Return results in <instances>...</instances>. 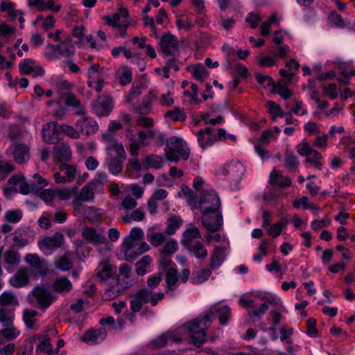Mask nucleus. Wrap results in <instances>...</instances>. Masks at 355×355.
I'll list each match as a JSON object with an SVG mask.
<instances>
[{
    "mask_svg": "<svg viewBox=\"0 0 355 355\" xmlns=\"http://www.w3.org/2000/svg\"><path fill=\"white\" fill-rule=\"evenodd\" d=\"M165 155L168 160L178 162L180 158L187 160L190 155V149L182 138L173 136L166 139Z\"/></svg>",
    "mask_w": 355,
    "mask_h": 355,
    "instance_id": "nucleus-1",
    "label": "nucleus"
},
{
    "mask_svg": "<svg viewBox=\"0 0 355 355\" xmlns=\"http://www.w3.org/2000/svg\"><path fill=\"white\" fill-rule=\"evenodd\" d=\"M220 200L214 190H202L196 203V209H199L201 214H204V220L206 223L209 212L221 211Z\"/></svg>",
    "mask_w": 355,
    "mask_h": 355,
    "instance_id": "nucleus-2",
    "label": "nucleus"
},
{
    "mask_svg": "<svg viewBox=\"0 0 355 355\" xmlns=\"http://www.w3.org/2000/svg\"><path fill=\"white\" fill-rule=\"evenodd\" d=\"M166 243L159 250V265L161 267L173 264L172 255L178 250V245L174 239L167 240L164 233H157V247Z\"/></svg>",
    "mask_w": 355,
    "mask_h": 355,
    "instance_id": "nucleus-3",
    "label": "nucleus"
},
{
    "mask_svg": "<svg viewBox=\"0 0 355 355\" xmlns=\"http://www.w3.org/2000/svg\"><path fill=\"white\" fill-rule=\"evenodd\" d=\"M148 249V245L146 243H132L123 240L121 245L120 256L125 260L134 261Z\"/></svg>",
    "mask_w": 355,
    "mask_h": 355,
    "instance_id": "nucleus-4",
    "label": "nucleus"
},
{
    "mask_svg": "<svg viewBox=\"0 0 355 355\" xmlns=\"http://www.w3.org/2000/svg\"><path fill=\"white\" fill-rule=\"evenodd\" d=\"M128 16V10L122 8L112 16L105 17V19L107 24L118 28L119 35L121 37H125L127 35L126 28L130 26Z\"/></svg>",
    "mask_w": 355,
    "mask_h": 355,
    "instance_id": "nucleus-5",
    "label": "nucleus"
},
{
    "mask_svg": "<svg viewBox=\"0 0 355 355\" xmlns=\"http://www.w3.org/2000/svg\"><path fill=\"white\" fill-rule=\"evenodd\" d=\"M31 296L37 302L38 307L43 311L46 310L57 299L55 294L40 286L34 288Z\"/></svg>",
    "mask_w": 355,
    "mask_h": 355,
    "instance_id": "nucleus-6",
    "label": "nucleus"
},
{
    "mask_svg": "<svg viewBox=\"0 0 355 355\" xmlns=\"http://www.w3.org/2000/svg\"><path fill=\"white\" fill-rule=\"evenodd\" d=\"M64 240L63 234L56 232L51 236H46L40 239L38 241V247L45 254H51L62 246Z\"/></svg>",
    "mask_w": 355,
    "mask_h": 355,
    "instance_id": "nucleus-7",
    "label": "nucleus"
},
{
    "mask_svg": "<svg viewBox=\"0 0 355 355\" xmlns=\"http://www.w3.org/2000/svg\"><path fill=\"white\" fill-rule=\"evenodd\" d=\"M187 327L193 345L197 347H200L206 340L205 329L208 327L202 324L200 318L187 323Z\"/></svg>",
    "mask_w": 355,
    "mask_h": 355,
    "instance_id": "nucleus-8",
    "label": "nucleus"
},
{
    "mask_svg": "<svg viewBox=\"0 0 355 355\" xmlns=\"http://www.w3.org/2000/svg\"><path fill=\"white\" fill-rule=\"evenodd\" d=\"M148 302L155 306V297L153 291L148 288H144L132 295L130 302V309L134 312H138L142 306Z\"/></svg>",
    "mask_w": 355,
    "mask_h": 355,
    "instance_id": "nucleus-9",
    "label": "nucleus"
},
{
    "mask_svg": "<svg viewBox=\"0 0 355 355\" xmlns=\"http://www.w3.org/2000/svg\"><path fill=\"white\" fill-rule=\"evenodd\" d=\"M87 85L97 92H101L105 85L104 77L98 64H92L87 70Z\"/></svg>",
    "mask_w": 355,
    "mask_h": 355,
    "instance_id": "nucleus-10",
    "label": "nucleus"
},
{
    "mask_svg": "<svg viewBox=\"0 0 355 355\" xmlns=\"http://www.w3.org/2000/svg\"><path fill=\"white\" fill-rule=\"evenodd\" d=\"M201 221L203 227L209 232H216L219 231L223 223L221 211H213L208 214V218L206 223L204 220V214H202Z\"/></svg>",
    "mask_w": 355,
    "mask_h": 355,
    "instance_id": "nucleus-11",
    "label": "nucleus"
},
{
    "mask_svg": "<svg viewBox=\"0 0 355 355\" xmlns=\"http://www.w3.org/2000/svg\"><path fill=\"white\" fill-rule=\"evenodd\" d=\"M113 107V101L108 96H100L92 103V109L94 113L99 116H107Z\"/></svg>",
    "mask_w": 355,
    "mask_h": 355,
    "instance_id": "nucleus-12",
    "label": "nucleus"
},
{
    "mask_svg": "<svg viewBox=\"0 0 355 355\" xmlns=\"http://www.w3.org/2000/svg\"><path fill=\"white\" fill-rule=\"evenodd\" d=\"M160 52L165 55H173L178 49L177 37L168 32L164 33L159 41Z\"/></svg>",
    "mask_w": 355,
    "mask_h": 355,
    "instance_id": "nucleus-13",
    "label": "nucleus"
},
{
    "mask_svg": "<svg viewBox=\"0 0 355 355\" xmlns=\"http://www.w3.org/2000/svg\"><path fill=\"white\" fill-rule=\"evenodd\" d=\"M21 73L31 75L33 78L42 77L44 75L45 71L40 66L36 64L33 59H24L19 64Z\"/></svg>",
    "mask_w": 355,
    "mask_h": 355,
    "instance_id": "nucleus-14",
    "label": "nucleus"
},
{
    "mask_svg": "<svg viewBox=\"0 0 355 355\" xmlns=\"http://www.w3.org/2000/svg\"><path fill=\"white\" fill-rule=\"evenodd\" d=\"M60 124L55 122L45 123L42 127V138L46 144H55L59 140Z\"/></svg>",
    "mask_w": 355,
    "mask_h": 355,
    "instance_id": "nucleus-15",
    "label": "nucleus"
},
{
    "mask_svg": "<svg viewBox=\"0 0 355 355\" xmlns=\"http://www.w3.org/2000/svg\"><path fill=\"white\" fill-rule=\"evenodd\" d=\"M26 262L37 270L41 276H45L49 271L48 264L44 259H40L37 254H28L25 257Z\"/></svg>",
    "mask_w": 355,
    "mask_h": 355,
    "instance_id": "nucleus-16",
    "label": "nucleus"
},
{
    "mask_svg": "<svg viewBox=\"0 0 355 355\" xmlns=\"http://www.w3.org/2000/svg\"><path fill=\"white\" fill-rule=\"evenodd\" d=\"M98 127L97 122L90 117H84L76 123V128L79 130L80 133L86 135L94 134L97 131Z\"/></svg>",
    "mask_w": 355,
    "mask_h": 355,
    "instance_id": "nucleus-17",
    "label": "nucleus"
},
{
    "mask_svg": "<svg viewBox=\"0 0 355 355\" xmlns=\"http://www.w3.org/2000/svg\"><path fill=\"white\" fill-rule=\"evenodd\" d=\"M8 151L12 153L14 159L18 164H23L30 158L29 148L24 144H17L15 146H10L8 149Z\"/></svg>",
    "mask_w": 355,
    "mask_h": 355,
    "instance_id": "nucleus-18",
    "label": "nucleus"
},
{
    "mask_svg": "<svg viewBox=\"0 0 355 355\" xmlns=\"http://www.w3.org/2000/svg\"><path fill=\"white\" fill-rule=\"evenodd\" d=\"M0 329V345L4 344L6 341L10 343L17 338L21 334V331L14 325V322Z\"/></svg>",
    "mask_w": 355,
    "mask_h": 355,
    "instance_id": "nucleus-19",
    "label": "nucleus"
},
{
    "mask_svg": "<svg viewBox=\"0 0 355 355\" xmlns=\"http://www.w3.org/2000/svg\"><path fill=\"white\" fill-rule=\"evenodd\" d=\"M173 264L168 266L161 267L159 266V277H157V282L161 279V275L163 272L166 273V282L168 287L171 290H173L172 286H175L178 282L177 270L173 268Z\"/></svg>",
    "mask_w": 355,
    "mask_h": 355,
    "instance_id": "nucleus-20",
    "label": "nucleus"
},
{
    "mask_svg": "<svg viewBox=\"0 0 355 355\" xmlns=\"http://www.w3.org/2000/svg\"><path fill=\"white\" fill-rule=\"evenodd\" d=\"M94 192L93 188L88 184L84 186L80 191L78 195L73 198V204L76 209L79 207L83 202L89 201L94 199Z\"/></svg>",
    "mask_w": 355,
    "mask_h": 355,
    "instance_id": "nucleus-21",
    "label": "nucleus"
},
{
    "mask_svg": "<svg viewBox=\"0 0 355 355\" xmlns=\"http://www.w3.org/2000/svg\"><path fill=\"white\" fill-rule=\"evenodd\" d=\"M10 285L15 288H20L27 285L29 282L28 270L26 268H21L10 279Z\"/></svg>",
    "mask_w": 355,
    "mask_h": 355,
    "instance_id": "nucleus-22",
    "label": "nucleus"
},
{
    "mask_svg": "<svg viewBox=\"0 0 355 355\" xmlns=\"http://www.w3.org/2000/svg\"><path fill=\"white\" fill-rule=\"evenodd\" d=\"M106 338V332L104 329H90L83 336V341L89 345H95L104 340Z\"/></svg>",
    "mask_w": 355,
    "mask_h": 355,
    "instance_id": "nucleus-23",
    "label": "nucleus"
},
{
    "mask_svg": "<svg viewBox=\"0 0 355 355\" xmlns=\"http://www.w3.org/2000/svg\"><path fill=\"white\" fill-rule=\"evenodd\" d=\"M53 157L59 162H69L71 159V150L67 144H60L54 146Z\"/></svg>",
    "mask_w": 355,
    "mask_h": 355,
    "instance_id": "nucleus-24",
    "label": "nucleus"
},
{
    "mask_svg": "<svg viewBox=\"0 0 355 355\" xmlns=\"http://www.w3.org/2000/svg\"><path fill=\"white\" fill-rule=\"evenodd\" d=\"M83 237L89 243L98 245L104 243L106 238L96 232L95 228L85 227L82 232Z\"/></svg>",
    "mask_w": 355,
    "mask_h": 355,
    "instance_id": "nucleus-25",
    "label": "nucleus"
},
{
    "mask_svg": "<svg viewBox=\"0 0 355 355\" xmlns=\"http://www.w3.org/2000/svg\"><path fill=\"white\" fill-rule=\"evenodd\" d=\"M200 238L199 230L196 227H191L184 232L180 243L184 248L189 247L190 245L198 241H194L196 239Z\"/></svg>",
    "mask_w": 355,
    "mask_h": 355,
    "instance_id": "nucleus-26",
    "label": "nucleus"
},
{
    "mask_svg": "<svg viewBox=\"0 0 355 355\" xmlns=\"http://www.w3.org/2000/svg\"><path fill=\"white\" fill-rule=\"evenodd\" d=\"M72 284L67 277H60L56 279L52 286V290L61 295H64L69 293L72 289Z\"/></svg>",
    "mask_w": 355,
    "mask_h": 355,
    "instance_id": "nucleus-27",
    "label": "nucleus"
},
{
    "mask_svg": "<svg viewBox=\"0 0 355 355\" xmlns=\"http://www.w3.org/2000/svg\"><path fill=\"white\" fill-rule=\"evenodd\" d=\"M225 247H216L210 258L209 267L211 270L218 268L223 262L225 257Z\"/></svg>",
    "mask_w": 355,
    "mask_h": 355,
    "instance_id": "nucleus-28",
    "label": "nucleus"
},
{
    "mask_svg": "<svg viewBox=\"0 0 355 355\" xmlns=\"http://www.w3.org/2000/svg\"><path fill=\"white\" fill-rule=\"evenodd\" d=\"M151 132L139 131L138 133V139H130L132 142L129 145V152L130 155L136 157L139 154V150L141 146L144 144V139L148 137Z\"/></svg>",
    "mask_w": 355,
    "mask_h": 355,
    "instance_id": "nucleus-29",
    "label": "nucleus"
},
{
    "mask_svg": "<svg viewBox=\"0 0 355 355\" xmlns=\"http://www.w3.org/2000/svg\"><path fill=\"white\" fill-rule=\"evenodd\" d=\"M97 270L98 277L102 281H105L112 276L116 272V268L108 261H105L99 263Z\"/></svg>",
    "mask_w": 355,
    "mask_h": 355,
    "instance_id": "nucleus-30",
    "label": "nucleus"
},
{
    "mask_svg": "<svg viewBox=\"0 0 355 355\" xmlns=\"http://www.w3.org/2000/svg\"><path fill=\"white\" fill-rule=\"evenodd\" d=\"M37 312L35 310L25 309L23 312V320L26 327L31 330L36 331L39 329L37 324Z\"/></svg>",
    "mask_w": 355,
    "mask_h": 355,
    "instance_id": "nucleus-31",
    "label": "nucleus"
},
{
    "mask_svg": "<svg viewBox=\"0 0 355 355\" xmlns=\"http://www.w3.org/2000/svg\"><path fill=\"white\" fill-rule=\"evenodd\" d=\"M58 48L60 58H70L74 55L76 51V48L70 38L61 41L58 44Z\"/></svg>",
    "mask_w": 355,
    "mask_h": 355,
    "instance_id": "nucleus-32",
    "label": "nucleus"
},
{
    "mask_svg": "<svg viewBox=\"0 0 355 355\" xmlns=\"http://www.w3.org/2000/svg\"><path fill=\"white\" fill-rule=\"evenodd\" d=\"M107 181V174L105 172H98L89 184L96 192L101 193L103 191V186Z\"/></svg>",
    "mask_w": 355,
    "mask_h": 355,
    "instance_id": "nucleus-33",
    "label": "nucleus"
},
{
    "mask_svg": "<svg viewBox=\"0 0 355 355\" xmlns=\"http://www.w3.org/2000/svg\"><path fill=\"white\" fill-rule=\"evenodd\" d=\"M28 244L25 231L17 230L13 233L12 248H22Z\"/></svg>",
    "mask_w": 355,
    "mask_h": 355,
    "instance_id": "nucleus-34",
    "label": "nucleus"
},
{
    "mask_svg": "<svg viewBox=\"0 0 355 355\" xmlns=\"http://www.w3.org/2000/svg\"><path fill=\"white\" fill-rule=\"evenodd\" d=\"M189 254H193L198 259H204L207 255V250L203 246L201 241H197L190 245L189 247H184Z\"/></svg>",
    "mask_w": 355,
    "mask_h": 355,
    "instance_id": "nucleus-35",
    "label": "nucleus"
},
{
    "mask_svg": "<svg viewBox=\"0 0 355 355\" xmlns=\"http://www.w3.org/2000/svg\"><path fill=\"white\" fill-rule=\"evenodd\" d=\"M141 209V207H140L132 212L126 213L121 217L123 222L125 224H130L132 222H139L144 220L145 214Z\"/></svg>",
    "mask_w": 355,
    "mask_h": 355,
    "instance_id": "nucleus-36",
    "label": "nucleus"
},
{
    "mask_svg": "<svg viewBox=\"0 0 355 355\" xmlns=\"http://www.w3.org/2000/svg\"><path fill=\"white\" fill-rule=\"evenodd\" d=\"M3 258L4 262L10 266H17L21 261L20 254L15 251V248H12V247L3 253Z\"/></svg>",
    "mask_w": 355,
    "mask_h": 355,
    "instance_id": "nucleus-37",
    "label": "nucleus"
},
{
    "mask_svg": "<svg viewBox=\"0 0 355 355\" xmlns=\"http://www.w3.org/2000/svg\"><path fill=\"white\" fill-rule=\"evenodd\" d=\"M182 223V220L179 216H171L168 218V225L164 230V233L168 236L173 235Z\"/></svg>",
    "mask_w": 355,
    "mask_h": 355,
    "instance_id": "nucleus-38",
    "label": "nucleus"
},
{
    "mask_svg": "<svg viewBox=\"0 0 355 355\" xmlns=\"http://www.w3.org/2000/svg\"><path fill=\"white\" fill-rule=\"evenodd\" d=\"M226 167L227 168V173L237 179H240L245 172L244 166L240 162L230 163ZM224 170L225 171L226 168H225Z\"/></svg>",
    "mask_w": 355,
    "mask_h": 355,
    "instance_id": "nucleus-39",
    "label": "nucleus"
},
{
    "mask_svg": "<svg viewBox=\"0 0 355 355\" xmlns=\"http://www.w3.org/2000/svg\"><path fill=\"white\" fill-rule=\"evenodd\" d=\"M124 160L125 159L115 157L107 159V166L109 172L114 175H116L121 173L123 170V162Z\"/></svg>",
    "mask_w": 355,
    "mask_h": 355,
    "instance_id": "nucleus-40",
    "label": "nucleus"
},
{
    "mask_svg": "<svg viewBox=\"0 0 355 355\" xmlns=\"http://www.w3.org/2000/svg\"><path fill=\"white\" fill-rule=\"evenodd\" d=\"M215 311L216 313V317L219 320L220 324L221 325L226 324L230 318V308L227 305H223L222 306H218L216 305Z\"/></svg>",
    "mask_w": 355,
    "mask_h": 355,
    "instance_id": "nucleus-41",
    "label": "nucleus"
},
{
    "mask_svg": "<svg viewBox=\"0 0 355 355\" xmlns=\"http://www.w3.org/2000/svg\"><path fill=\"white\" fill-rule=\"evenodd\" d=\"M23 177L21 175H13L12 176L7 182L6 186L4 187V194L11 195L13 193H16L18 191V189L17 188V185L20 184Z\"/></svg>",
    "mask_w": 355,
    "mask_h": 355,
    "instance_id": "nucleus-42",
    "label": "nucleus"
},
{
    "mask_svg": "<svg viewBox=\"0 0 355 355\" xmlns=\"http://www.w3.org/2000/svg\"><path fill=\"white\" fill-rule=\"evenodd\" d=\"M181 192L183 193L187 203L191 206V209H196L197 195L187 185L183 184L181 187Z\"/></svg>",
    "mask_w": 355,
    "mask_h": 355,
    "instance_id": "nucleus-43",
    "label": "nucleus"
},
{
    "mask_svg": "<svg viewBox=\"0 0 355 355\" xmlns=\"http://www.w3.org/2000/svg\"><path fill=\"white\" fill-rule=\"evenodd\" d=\"M181 341L180 338L175 333H165L157 338V347L164 346L167 343H178Z\"/></svg>",
    "mask_w": 355,
    "mask_h": 355,
    "instance_id": "nucleus-44",
    "label": "nucleus"
},
{
    "mask_svg": "<svg viewBox=\"0 0 355 355\" xmlns=\"http://www.w3.org/2000/svg\"><path fill=\"white\" fill-rule=\"evenodd\" d=\"M155 98L153 92H149L148 96L144 98L141 104L137 108L135 112L141 114H147L151 110V102Z\"/></svg>",
    "mask_w": 355,
    "mask_h": 355,
    "instance_id": "nucleus-45",
    "label": "nucleus"
},
{
    "mask_svg": "<svg viewBox=\"0 0 355 355\" xmlns=\"http://www.w3.org/2000/svg\"><path fill=\"white\" fill-rule=\"evenodd\" d=\"M36 351L47 354L48 355L56 354V352L53 349L51 340L45 334H44L43 339L37 345Z\"/></svg>",
    "mask_w": 355,
    "mask_h": 355,
    "instance_id": "nucleus-46",
    "label": "nucleus"
},
{
    "mask_svg": "<svg viewBox=\"0 0 355 355\" xmlns=\"http://www.w3.org/2000/svg\"><path fill=\"white\" fill-rule=\"evenodd\" d=\"M65 103L68 106H72L78 108L76 111V114L80 116L85 114V108L81 105L80 101L73 94H67L65 99Z\"/></svg>",
    "mask_w": 355,
    "mask_h": 355,
    "instance_id": "nucleus-47",
    "label": "nucleus"
},
{
    "mask_svg": "<svg viewBox=\"0 0 355 355\" xmlns=\"http://www.w3.org/2000/svg\"><path fill=\"white\" fill-rule=\"evenodd\" d=\"M188 71H191L193 78L198 80L202 81L203 78L207 76L209 72L201 64H197L192 67H187Z\"/></svg>",
    "mask_w": 355,
    "mask_h": 355,
    "instance_id": "nucleus-48",
    "label": "nucleus"
},
{
    "mask_svg": "<svg viewBox=\"0 0 355 355\" xmlns=\"http://www.w3.org/2000/svg\"><path fill=\"white\" fill-rule=\"evenodd\" d=\"M0 305L6 306L9 305L17 306L19 301L16 295L12 293L5 291L0 295Z\"/></svg>",
    "mask_w": 355,
    "mask_h": 355,
    "instance_id": "nucleus-49",
    "label": "nucleus"
},
{
    "mask_svg": "<svg viewBox=\"0 0 355 355\" xmlns=\"http://www.w3.org/2000/svg\"><path fill=\"white\" fill-rule=\"evenodd\" d=\"M107 150L110 151H114L116 153V156L114 157L115 158H120L122 159H126V153L121 143H119L116 141H112L109 143Z\"/></svg>",
    "mask_w": 355,
    "mask_h": 355,
    "instance_id": "nucleus-50",
    "label": "nucleus"
},
{
    "mask_svg": "<svg viewBox=\"0 0 355 355\" xmlns=\"http://www.w3.org/2000/svg\"><path fill=\"white\" fill-rule=\"evenodd\" d=\"M60 172L64 173L69 182H72L78 173L77 168L75 166L69 165L67 164H60Z\"/></svg>",
    "mask_w": 355,
    "mask_h": 355,
    "instance_id": "nucleus-51",
    "label": "nucleus"
},
{
    "mask_svg": "<svg viewBox=\"0 0 355 355\" xmlns=\"http://www.w3.org/2000/svg\"><path fill=\"white\" fill-rule=\"evenodd\" d=\"M144 234L140 227H133L129 232V234L124 239V241L132 243H141Z\"/></svg>",
    "mask_w": 355,
    "mask_h": 355,
    "instance_id": "nucleus-52",
    "label": "nucleus"
},
{
    "mask_svg": "<svg viewBox=\"0 0 355 355\" xmlns=\"http://www.w3.org/2000/svg\"><path fill=\"white\" fill-rule=\"evenodd\" d=\"M55 197L57 196L60 200H67L70 199L77 193V188L73 189L62 188L55 189Z\"/></svg>",
    "mask_w": 355,
    "mask_h": 355,
    "instance_id": "nucleus-53",
    "label": "nucleus"
},
{
    "mask_svg": "<svg viewBox=\"0 0 355 355\" xmlns=\"http://www.w3.org/2000/svg\"><path fill=\"white\" fill-rule=\"evenodd\" d=\"M44 55L48 60L59 59L58 45L48 44L44 49Z\"/></svg>",
    "mask_w": 355,
    "mask_h": 355,
    "instance_id": "nucleus-54",
    "label": "nucleus"
},
{
    "mask_svg": "<svg viewBox=\"0 0 355 355\" xmlns=\"http://www.w3.org/2000/svg\"><path fill=\"white\" fill-rule=\"evenodd\" d=\"M272 303V301H267L262 303L260 306L256 309H249V316L250 318L257 317L258 318H261L262 315L268 311L269 309V304Z\"/></svg>",
    "mask_w": 355,
    "mask_h": 355,
    "instance_id": "nucleus-55",
    "label": "nucleus"
},
{
    "mask_svg": "<svg viewBox=\"0 0 355 355\" xmlns=\"http://www.w3.org/2000/svg\"><path fill=\"white\" fill-rule=\"evenodd\" d=\"M282 82L284 83L282 79L274 85V92L279 94L282 98L286 100L291 96V92L285 85H283Z\"/></svg>",
    "mask_w": 355,
    "mask_h": 355,
    "instance_id": "nucleus-56",
    "label": "nucleus"
},
{
    "mask_svg": "<svg viewBox=\"0 0 355 355\" xmlns=\"http://www.w3.org/2000/svg\"><path fill=\"white\" fill-rule=\"evenodd\" d=\"M166 117H169L175 121H183L185 120L187 116L184 112L179 107H175L173 110H168L165 114Z\"/></svg>",
    "mask_w": 355,
    "mask_h": 355,
    "instance_id": "nucleus-57",
    "label": "nucleus"
},
{
    "mask_svg": "<svg viewBox=\"0 0 355 355\" xmlns=\"http://www.w3.org/2000/svg\"><path fill=\"white\" fill-rule=\"evenodd\" d=\"M15 315L14 313L4 308H0V322L3 326L11 324L14 322Z\"/></svg>",
    "mask_w": 355,
    "mask_h": 355,
    "instance_id": "nucleus-58",
    "label": "nucleus"
},
{
    "mask_svg": "<svg viewBox=\"0 0 355 355\" xmlns=\"http://www.w3.org/2000/svg\"><path fill=\"white\" fill-rule=\"evenodd\" d=\"M22 218V211L20 209L8 210L4 214V220L12 223L19 222Z\"/></svg>",
    "mask_w": 355,
    "mask_h": 355,
    "instance_id": "nucleus-59",
    "label": "nucleus"
},
{
    "mask_svg": "<svg viewBox=\"0 0 355 355\" xmlns=\"http://www.w3.org/2000/svg\"><path fill=\"white\" fill-rule=\"evenodd\" d=\"M60 129L61 130V132L71 139H77L80 137L79 130L74 128L73 126L67 124H60Z\"/></svg>",
    "mask_w": 355,
    "mask_h": 355,
    "instance_id": "nucleus-60",
    "label": "nucleus"
},
{
    "mask_svg": "<svg viewBox=\"0 0 355 355\" xmlns=\"http://www.w3.org/2000/svg\"><path fill=\"white\" fill-rule=\"evenodd\" d=\"M151 261L152 259L147 255L143 257L140 261H137L135 264L137 275H144L146 272V266H148Z\"/></svg>",
    "mask_w": 355,
    "mask_h": 355,
    "instance_id": "nucleus-61",
    "label": "nucleus"
},
{
    "mask_svg": "<svg viewBox=\"0 0 355 355\" xmlns=\"http://www.w3.org/2000/svg\"><path fill=\"white\" fill-rule=\"evenodd\" d=\"M118 79L122 86H125L132 81V73L128 68H123L118 72Z\"/></svg>",
    "mask_w": 355,
    "mask_h": 355,
    "instance_id": "nucleus-62",
    "label": "nucleus"
},
{
    "mask_svg": "<svg viewBox=\"0 0 355 355\" xmlns=\"http://www.w3.org/2000/svg\"><path fill=\"white\" fill-rule=\"evenodd\" d=\"M210 275V270L204 268L200 271H198L196 274H193L195 276L192 277V282L193 284H200L206 281Z\"/></svg>",
    "mask_w": 355,
    "mask_h": 355,
    "instance_id": "nucleus-63",
    "label": "nucleus"
},
{
    "mask_svg": "<svg viewBox=\"0 0 355 355\" xmlns=\"http://www.w3.org/2000/svg\"><path fill=\"white\" fill-rule=\"evenodd\" d=\"M197 135L198 144L202 149H205L207 146H212L216 141V138L207 137L205 134H200V131L198 132Z\"/></svg>",
    "mask_w": 355,
    "mask_h": 355,
    "instance_id": "nucleus-64",
    "label": "nucleus"
}]
</instances>
